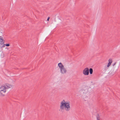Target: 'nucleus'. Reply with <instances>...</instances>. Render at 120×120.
Listing matches in <instances>:
<instances>
[{
    "label": "nucleus",
    "mask_w": 120,
    "mask_h": 120,
    "mask_svg": "<svg viewBox=\"0 0 120 120\" xmlns=\"http://www.w3.org/2000/svg\"><path fill=\"white\" fill-rule=\"evenodd\" d=\"M60 108L61 111L64 110L65 108L66 111H69L70 109L69 102H66L64 100H63L61 103Z\"/></svg>",
    "instance_id": "1"
},
{
    "label": "nucleus",
    "mask_w": 120,
    "mask_h": 120,
    "mask_svg": "<svg viewBox=\"0 0 120 120\" xmlns=\"http://www.w3.org/2000/svg\"><path fill=\"white\" fill-rule=\"evenodd\" d=\"M58 66L59 67L60 69L61 73L62 74L65 73L67 71L62 64L61 63H60L58 64Z\"/></svg>",
    "instance_id": "2"
},
{
    "label": "nucleus",
    "mask_w": 120,
    "mask_h": 120,
    "mask_svg": "<svg viewBox=\"0 0 120 120\" xmlns=\"http://www.w3.org/2000/svg\"><path fill=\"white\" fill-rule=\"evenodd\" d=\"M58 66L59 67L60 69L61 73L62 74L65 73L67 71L62 64L61 63H60L58 64Z\"/></svg>",
    "instance_id": "3"
},
{
    "label": "nucleus",
    "mask_w": 120,
    "mask_h": 120,
    "mask_svg": "<svg viewBox=\"0 0 120 120\" xmlns=\"http://www.w3.org/2000/svg\"><path fill=\"white\" fill-rule=\"evenodd\" d=\"M89 69L88 68H85L83 70V73L85 75H88L89 74Z\"/></svg>",
    "instance_id": "4"
},
{
    "label": "nucleus",
    "mask_w": 120,
    "mask_h": 120,
    "mask_svg": "<svg viewBox=\"0 0 120 120\" xmlns=\"http://www.w3.org/2000/svg\"><path fill=\"white\" fill-rule=\"evenodd\" d=\"M4 40L3 37L0 36V44L3 45L4 43Z\"/></svg>",
    "instance_id": "5"
},
{
    "label": "nucleus",
    "mask_w": 120,
    "mask_h": 120,
    "mask_svg": "<svg viewBox=\"0 0 120 120\" xmlns=\"http://www.w3.org/2000/svg\"><path fill=\"white\" fill-rule=\"evenodd\" d=\"M2 90L0 91V96H4V94L5 93L6 90Z\"/></svg>",
    "instance_id": "6"
},
{
    "label": "nucleus",
    "mask_w": 120,
    "mask_h": 120,
    "mask_svg": "<svg viewBox=\"0 0 120 120\" xmlns=\"http://www.w3.org/2000/svg\"><path fill=\"white\" fill-rule=\"evenodd\" d=\"M3 90H6L5 86H2L0 88V91Z\"/></svg>",
    "instance_id": "7"
},
{
    "label": "nucleus",
    "mask_w": 120,
    "mask_h": 120,
    "mask_svg": "<svg viewBox=\"0 0 120 120\" xmlns=\"http://www.w3.org/2000/svg\"><path fill=\"white\" fill-rule=\"evenodd\" d=\"M89 71L90 73V74H92L93 72V69L92 68H90L89 69Z\"/></svg>",
    "instance_id": "8"
},
{
    "label": "nucleus",
    "mask_w": 120,
    "mask_h": 120,
    "mask_svg": "<svg viewBox=\"0 0 120 120\" xmlns=\"http://www.w3.org/2000/svg\"><path fill=\"white\" fill-rule=\"evenodd\" d=\"M10 87V85L8 84H7V85H6L5 86V89H6H6H7L9 88Z\"/></svg>",
    "instance_id": "9"
},
{
    "label": "nucleus",
    "mask_w": 120,
    "mask_h": 120,
    "mask_svg": "<svg viewBox=\"0 0 120 120\" xmlns=\"http://www.w3.org/2000/svg\"><path fill=\"white\" fill-rule=\"evenodd\" d=\"M97 120H100V116L98 113L97 114V115L96 116Z\"/></svg>",
    "instance_id": "10"
},
{
    "label": "nucleus",
    "mask_w": 120,
    "mask_h": 120,
    "mask_svg": "<svg viewBox=\"0 0 120 120\" xmlns=\"http://www.w3.org/2000/svg\"><path fill=\"white\" fill-rule=\"evenodd\" d=\"M112 59L111 58L109 59V63H110L111 64L112 62Z\"/></svg>",
    "instance_id": "11"
},
{
    "label": "nucleus",
    "mask_w": 120,
    "mask_h": 120,
    "mask_svg": "<svg viewBox=\"0 0 120 120\" xmlns=\"http://www.w3.org/2000/svg\"><path fill=\"white\" fill-rule=\"evenodd\" d=\"M111 64L110 63H108V64L107 66V67H109L111 65Z\"/></svg>",
    "instance_id": "12"
},
{
    "label": "nucleus",
    "mask_w": 120,
    "mask_h": 120,
    "mask_svg": "<svg viewBox=\"0 0 120 120\" xmlns=\"http://www.w3.org/2000/svg\"><path fill=\"white\" fill-rule=\"evenodd\" d=\"M5 46H10V44H5Z\"/></svg>",
    "instance_id": "13"
},
{
    "label": "nucleus",
    "mask_w": 120,
    "mask_h": 120,
    "mask_svg": "<svg viewBox=\"0 0 120 120\" xmlns=\"http://www.w3.org/2000/svg\"><path fill=\"white\" fill-rule=\"evenodd\" d=\"M13 86V85H10V88H11V87H12Z\"/></svg>",
    "instance_id": "14"
},
{
    "label": "nucleus",
    "mask_w": 120,
    "mask_h": 120,
    "mask_svg": "<svg viewBox=\"0 0 120 120\" xmlns=\"http://www.w3.org/2000/svg\"><path fill=\"white\" fill-rule=\"evenodd\" d=\"M5 44H4L3 45H2V46L1 48H2V47H5Z\"/></svg>",
    "instance_id": "15"
},
{
    "label": "nucleus",
    "mask_w": 120,
    "mask_h": 120,
    "mask_svg": "<svg viewBox=\"0 0 120 120\" xmlns=\"http://www.w3.org/2000/svg\"><path fill=\"white\" fill-rule=\"evenodd\" d=\"M50 18L49 17H48V19H47V21H49V19H50Z\"/></svg>",
    "instance_id": "16"
},
{
    "label": "nucleus",
    "mask_w": 120,
    "mask_h": 120,
    "mask_svg": "<svg viewBox=\"0 0 120 120\" xmlns=\"http://www.w3.org/2000/svg\"><path fill=\"white\" fill-rule=\"evenodd\" d=\"M116 62H115L114 64H113V66H114V65H115V64H116Z\"/></svg>",
    "instance_id": "17"
},
{
    "label": "nucleus",
    "mask_w": 120,
    "mask_h": 120,
    "mask_svg": "<svg viewBox=\"0 0 120 120\" xmlns=\"http://www.w3.org/2000/svg\"><path fill=\"white\" fill-rule=\"evenodd\" d=\"M106 69H108V68H106V69H105V70H106Z\"/></svg>",
    "instance_id": "18"
}]
</instances>
